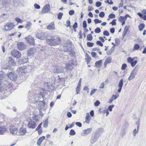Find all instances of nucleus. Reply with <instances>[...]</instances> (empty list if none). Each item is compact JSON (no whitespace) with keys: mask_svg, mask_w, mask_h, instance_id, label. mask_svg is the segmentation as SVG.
Listing matches in <instances>:
<instances>
[{"mask_svg":"<svg viewBox=\"0 0 146 146\" xmlns=\"http://www.w3.org/2000/svg\"><path fill=\"white\" fill-rule=\"evenodd\" d=\"M47 29L50 30H53L55 29V26L54 22L51 23L49 25H48L47 27Z\"/></svg>","mask_w":146,"mask_h":146,"instance_id":"22","label":"nucleus"},{"mask_svg":"<svg viewBox=\"0 0 146 146\" xmlns=\"http://www.w3.org/2000/svg\"><path fill=\"white\" fill-rule=\"evenodd\" d=\"M63 48L65 52H70L72 49L71 45L68 42L64 44Z\"/></svg>","mask_w":146,"mask_h":146,"instance_id":"9","label":"nucleus"},{"mask_svg":"<svg viewBox=\"0 0 146 146\" xmlns=\"http://www.w3.org/2000/svg\"><path fill=\"white\" fill-rule=\"evenodd\" d=\"M115 40L116 44L115 45L117 46L119 45L120 43V40L117 38H115Z\"/></svg>","mask_w":146,"mask_h":146,"instance_id":"35","label":"nucleus"},{"mask_svg":"<svg viewBox=\"0 0 146 146\" xmlns=\"http://www.w3.org/2000/svg\"><path fill=\"white\" fill-rule=\"evenodd\" d=\"M96 6L97 7H99L102 5V3L99 1H98L96 3Z\"/></svg>","mask_w":146,"mask_h":146,"instance_id":"51","label":"nucleus"},{"mask_svg":"<svg viewBox=\"0 0 146 146\" xmlns=\"http://www.w3.org/2000/svg\"><path fill=\"white\" fill-rule=\"evenodd\" d=\"M46 33L43 32L41 30H39L35 34L36 37L40 40H44L46 38Z\"/></svg>","mask_w":146,"mask_h":146,"instance_id":"3","label":"nucleus"},{"mask_svg":"<svg viewBox=\"0 0 146 146\" xmlns=\"http://www.w3.org/2000/svg\"><path fill=\"white\" fill-rule=\"evenodd\" d=\"M26 40L30 45H34L35 42L34 38L30 35H29L25 38Z\"/></svg>","mask_w":146,"mask_h":146,"instance_id":"8","label":"nucleus"},{"mask_svg":"<svg viewBox=\"0 0 146 146\" xmlns=\"http://www.w3.org/2000/svg\"><path fill=\"white\" fill-rule=\"evenodd\" d=\"M102 60H100L96 62L95 64L96 66L98 68H100L102 65Z\"/></svg>","mask_w":146,"mask_h":146,"instance_id":"26","label":"nucleus"},{"mask_svg":"<svg viewBox=\"0 0 146 146\" xmlns=\"http://www.w3.org/2000/svg\"><path fill=\"white\" fill-rule=\"evenodd\" d=\"M139 68V66L137 65L132 71L131 73L128 78L129 80L130 81L133 80L135 78L137 74Z\"/></svg>","mask_w":146,"mask_h":146,"instance_id":"2","label":"nucleus"},{"mask_svg":"<svg viewBox=\"0 0 146 146\" xmlns=\"http://www.w3.org/2000/svg\"><path fill=\"white\" fill-rule=\"evenodd\" d=\"M128 123L127 122L125 121L122 127V130H123V133L122 134V136H124L125 135V131L127 128L128 127Z\"/></svg>","mask_w":146,"mask_h":146,"instance_id":"17","label":"nucleus"},{"mask_svg":"<svg viewBox=\"0 0 146 146\" xmlns=\"http://www.w3.org/2000/svg\"><path fill=\"white\" fill-rule=\"evenodd\" d=\"M111 60L112 59L110 57H109L106 59L105 61L108 63H109L111 62Z\"/></svg>","mask_w":146,"mask_h":146,"instance_id":"40","label":"nucleus"},{"mask_svg":"<svg viewBox=\"0 0 146 146\" xmlns=\"http://www.w3.org/2000/svg\"><path fill=\"white\" fill-rule=\"evenodd\" d=\"M39 108L41 109H44L45 107L46 108V103L44 102H43L42 101L40 102L38 104Z\"/></svg>","mask_w":146,"mask_h":146,"instance_id":"25","label":"nucleus"},{"mask_svg":"<svg viewBox=\"0 0 146 146\" xmlns=\"http://www.w3.org/2000/svg\"><path fill=\"white\" fill-rule=\"evenodd\" d=\"M97 90L96 89H94L93 90H92L90 93V95H92L97 91Z\"/></svg>","mask_w":146,"mask_h":146,"instance_id":"56","label":"nucleus"},{"mask_svg":"<svg viewBox=\"0 0 146 146\" xmlns=\"http://www.w3.org/2000/svg\"><path fill=\"white\" fill-rule=\"evenodd\" d=\"M96 43L98 45H99L101 46H102L103 45V44L99 41H97Z\"/></svg>","mask_w":146,"mask_h":146,"instance_id":"55","label":"nucleus"},{"mask_svg":"<svg viewBox=\"0 0 146 146\" xmlns=\"http://www.w3.org/2000/svg\"><path fill=\"white\" fill-rule=\"evenodd\" d=\"M113 50L114 49L113 48V47H112L106 53L108 55H110L113 51Z\"/></svg>","mask_w":146,"mask_h":146,"instance_id":"33","label":"nucleus"},{"mask_svg":"<svg viewBox=\"0 0 146 146\" xmlns=\"http://www.w3.org/2000/svg\"><path fill=\"white\" fill-rule=\"evenodd\" d=\"M26 132V128L24 127H22L20 129L19 133L20 135H24L25 134Z\"/></svg>","mask_w":146,"mask_h":146,"instance_id":"23","label":"nucleus"},{"mask_svg":"<svg viewBox=\"0 0 146 146\" xmlns=\"http://www.w3.org/2000/svg\"><path fill=\"white\" fill-rule=\"evenodd\" d=\"M123 85V79H121L119 82L118 87L119 89H118L117 91L118 92L120 93L121 92V90L122 89V86Z\"/></svg>","mask_w":146,"mask_h":146,"instance_id":"21","label":"nucleus"},{"mask_svg":"<svg viewBox=\"0 0 146 146\" xmlns=\"http://www.w3.org/2000/svg\"><path fill=\"white\" fill-rule=\"evenodd\" d=\"M49 85L48 84V83H45L44 85V89L45 90H47V89H49Z\"/></svg>","mask_w":146,"mask_h":146,"instance_id":"37","label":"nucleus"},{"mask_svg":"<svg viewBox=\"0 0 146 146\" xmlns=\"http://www.w3.org/2000/svg\"><path fill=\"white\" fill-rule=\"evenodd\" d=\"M34 7L35 8L38 9H39L40 8V5L36 3L35 4Z\"/></svg>","mask_w":146,"mask_h":146,"instance_id":"58","label":"nucleus"},{"mask_svg":"<svg viewBox=\"0 0 146 146\" xmlns=\"http://www.w3.org/2000/svg\"><path fill=\"white\" fill-rule=\"evenodd\" d=\"M36 126V122L32 120H31L29 123L28 125V127L30 128L34 129Z\"/></svg>","mask_w":146,"mask_h":146,"instance_id":"16","label":"nucleus"},{"mask_svg":"<svg viewBox=\"0 0 146 146\" xmlns=\"http://www.w3.org/2000/svg\"><path fill=\"white\" fill-rule=\"evenodd\" d=\"M126 20V17H124V16H120L118 19V20L121 22H122L123 21H125Z\"/></svg>","mask_w":146,"mask_h":146,"instance_id":"30","label":"nucleus"},{"mask_svg":"<svg viewBox=\"0 0 146 146\" xmlns=\"http://www.w3.org/2000/svg\"><path fill=\"white\" fill-rule=\"evenodd\" d=\"M103 35H104L108 36L109 35V33L107 31H105L103 32Z\"/></svg>","mask_w":146,"mask_h":146,"instance_id":"47","label":"nucleus"},{"mask_svg":"<svg viewBox=\"0 0 146 146\" xmlns=\"http://www.w3.org/2000/svg\"><path fill=\"white\" fill-rule=\"evenodd\" d=\"M50 5L49 4H47L43 8L41 12L43 13H47L50 11Z\"/></svg>","mask_w":146,"mask_h":146,"instance_id":"14","label":"nucleus"},{"mask_svg":"<svg viewBox=\"0 0 146 146\" xmlns=\"http://www.w3.org/2000/svg\"><path fill=\"white\" fill-rule=\"evenodd\" d=\"M94 45V43L90 42H88L87 43V46L89 47H92Z\"/></svg>","mask_w":146,"mask_h":146,"instance_id":"41","label":"nucleus"},{"mask_svg":"<svg viewBox=\"0 0 146 146\" xmlns=\"http://www.w3.org/2000/svg\"><path fill=\"white\" fill-rule=\"evenodd\" d=\"M105 15L104 13L103 12H102L100 13L99 15V16L102 18Z\"/></svg>","mask_w":146,"mask_h":146,"instance_id":"50","label":"nucleus"},{"mask_svg":"<svg viewBox=\"0 0 146 146\" xmlns=\"http://www.w3.org/2000/svg\"><path fill=\"white\" fill-rule=\"evenodd\" d=\"M5 129L4 128L0 127V134L3 135L5 131Z\"/></svg>","mask_w":146,"mask_h":146,"instance_id":"34","label":"nucleus"},{"mask_svg":"<svg viewBox=\"0 0 146 146\" xmlns=\"http://www.w3.org/2000/svg\"><path fill=\"white\" fill-rule=\"evenodd\" d=\"M100 102L98 100H97L94 103V106H98L100 104Z\"/></svg>","mask_w":146,"mask_h":146,"instance_id":"52","label":"nucleus"},{"mask_svg":"<svg viewBox=\"0 0 146 146\" xmlns=\"http://www.w3.org/2000/svg\"><path fill=\"white\" fill-rule=\"evenodd\" d=\"M17 45V48L19 50H25L26 47L25 44L22 42H18Z\"/></svg>","mask_w":146,"mask_h":146,"instance_id":"12","label":"nucleus"},{"mask_svg":"<svg viewBox=\"0 0 146 146\" xmlns=\"http://www.w3.org/2000/svg\"><path fill=\"white\" fill-rule=\"evenodd\" d=\"M32 25V23L30 22H29L26 25L25 27L27 29V30L29 31L31 28Z\"/></svg>","mask_w":146,"mask_h":146,"instance_id":"28","label":"nucleus"},{"mask_svg":"<svg viewBox=\"0 0 146 146\" xmlns=\"http://www.w3.org/2000/svg\"><path fill=\"white\" fill-rule=\"evenodd\" d=\"M145 27V25L144 24L142 23L139 25L138 26L139 30L140 31H142Z\"/></svg>","mask_w":146,"mask_h":146,"instance_id":"29","label":"nucleus"},{"mask_svg":"<svg viewBox=\"0 0 146 146\" xmlns=\"http://www.w3.org/2000/svg\"><path fill=\"white\" fill-rule=\"evenodd\" d=\"M101 32V29L99 27H97L95 30V32L96 33H99Z\"/></svg>","mask_w":146,"mask_h":146,"instance_id":"45","label":"nucleus"},{"mask_svg":"<svg viewBox=\"0 0 146 146\" xmlns=\"http://www.w3.org/2000/svg\"><path fill=\"white\" fill-rule=\"evenodd\" d=\"M69 134L71 135H73L76 134V132L73 129H71L70 131Z\"/></svg>","mask_w":146,"mask_h":146,"instance_id":"42","label":"nucleus"},{"mask_svg":"<svg viewBox=\"0 0 146 146\" xmlns=\"http://www.w3.org/2000/svg\"><path fill=\"white\" fill-rule=\"evenodd\" d=\"M80 86L81 85L78 84V86L76 88V91L77 94H78L79 93L80 91Z\"/></svg>","mask_w":146,"mask_h":146,"instance_id":"36","label":"nucleus"},{"mask_svg":"<svg viewBox=\"0 0 146 146\" xmlns=\"http://www.w3.org/2000/svg\"><path fill=\"white\" fill-rule=\"evenodd\" d=\"M137 62V60H135L132 62L130 64L131 66L133 67L136 64Z\"/></svg>","mask_w":146,"mask_h":146,"instance_id":"39","label":"nucleus"},{"mask_svg":"<svg viewBox=\"0 0 146 146\" xmlns=\"http://www.w3.org/2000/svg\"><path fill=\"white\" fill-rule=\"evenodd\" d=\"M83 27L84 28H86L87 27L86 21H83Z\"/></svg>","mask_w":146,"mask_h":146,"instance_id":"48","label":"nucleus"},{"mask_svg":"<svg viewBox=\"0 0 146 146\" xmlns=\"http://www.w3.org/2000/svg\"><path fill=\"white\" fill-rule=\"evenodd\" d=\"M91 54L93 57H95L97 55V54L94 52H92L91 53Z\"/></svg>","mask_w":146,"mask_h":146,"instance_id":"63","label":"nucleus"},{"mask_svg":"<svg viewBox=\"0 0 146 146\" xmlns=\"http://www.w3.org/2000/svg\"><path fill=\"white\" fill-rule=\"evenodd\" d=\"M74 65L73 62L71 61L70 63L66 64L65 69L68 71L72 70L73 69Z\"/></svg>","mask_w":146,"mask_h":146,"instance_id":"18","label":"nucleus"},{"mask_svg":"<svg viewBox=\"0 0 146 146\" xmlns=\"http://www.w3.org/2000/svg\"><path fill=\"white\" fill-rule=\"evenodd\" d=\"M116 19H114L113 20L112 22L110 23V24H112V25H116Z\"/></svg>","mask_w":146,"mask_h":146,"instance_id":"59","label":"nucleus"},{"mask_svg":"<svg viewBox=\"0 0 146 146\" xmlns=\"http://www.w3.org/2000/svg\"><path fill=\"white\" fill-rule=\"evenodd\" d=\"M74 11L73 10H70L69 12V14L70 15H72L74 14Z\"/></svg>","mask_w":146,"mask_h":146,"instance_id":"60","label":"nucleus"},{"mask_svg":"<svg viewBox=\"0 0 146 146\" xmlns=\"http://www.w3.org/2000/svg\"><path fill=\"white\" fill-rule=\"evenodd\" d=\"M10 131L11 133L12 134H17L18 133V130L15 126L11 127L10 128Z\"/></svg>","mask_w":146,"mask_h":146,"instance_id":"20","label":"nucleus"},{"mask_svg":"<svg viewBox=\"0 0 146 146\" xmlns=\"http://www.w3.org/2000/svg\"><path fill=\"white\" fill-rule=\"evenodd\" d=\"M114 106V105H112L109 106L108 109L110 111H112V108Z\"/></svg>","mask_w":146,"mask_h":146,"instance_id":"57","label":"nucleus"},{"mask_svg":"<svg viewBox=\"0 0 146 146\" xmlns=\"http://www.w3.org/2000/svg\"><path fill=\"white\" fill-rule=\"evenodd\" d=\"M40 119V117L38 115H35L34 114H33L32 115V117H31L30 118L31 120L33 121H35L36 122H39Z\"/></svg>","mask_w":146,"mask_h":146,"instance_id":"19","label":"nucleus"},{"mask_svg":"<svg viewBox=\"0 0 146 146\" xmlns=\"http://www.w3.org/2000/svg\"><path fill=\"white\" fill-rule=\"evenodd\" d=\"M66 24L67 25H66L67 27H71L70 26V21L69 20H68L66 21Z\"/></svg>","mask_w":146,"mask_h":146,"instance_id":"61","label":"nucleus"},{"mask_svg":"<svg viewBox=\"0 0 146 146\" xmlns=\"http://www.w3.org/2000/svg\"><path fill=\"white\" fill-rule=\"evenodd\" d=\"M15 19L18 23H20L21 22V20L19 18L16 17Z\"/></svg>","mask_w":146,"mask_h":146,"instance_id":"64","label":"nucleus"},{"mask_svg":"<svg viewBox=\"0 0 146 146\" xmlns=\"http://www.w3.org/2000/svg\"><path fill=\"white\" fill-rule=\"evenodd\" d=\"M63 15V14L62 13H59L58 15V18L59 19H61L62 18V17Z\"/></svg>","mask_w":146,"mask_h":146,"instance_id":"44","label":"nucleus"},{"mask_svg":"<svg viewBox=\"0 0 146 146\" xmlns=\"http://www.w3.org/2000/svg\"><path fill=\"white\" fill-rule=\"evenodd\" d=\"M36 49L35 47L31 48L27 51L28 55L30 56H33L36 52Z\"/></svg>","mask_w":146,"mask_h":146,"instance_id":"10","label":"nucleus"},{"mask_svg":"<svg viewBox=\"0 0 146 146\" xmlns=\"http://www.w3.org/2000/svg\"><path fill=\"white\" fill-rule=\"evenodd\" d=\"M93 39L92 36L90 34H88L87 36V39L89 41H91Z\"/></svg>","mask_w":146,"mask_h":146,"instance_id":"32","label":"nucleus"},{"mask_svg":"<svg viewBox=\"0 0 146 146\" xmlns=\"http://www.w3.org/2000/svg\"><path fill=\"white\" fill-rule=\"evenodd\" d=\"M11 54L13 57L17 58H20L21 56V52L16 49L13 50L11 52Z\"/></svg>","mask_w":146,"mask_h":146,"instance_id":"6","label":"nucleus"},{"mask_svg":"<svg viewBox=\"0 0 146 146\" xmlns=\"http://www.w3.org/2000/svg\"><path fill=\"white\" fill-rule=\"evenodd\" d=\"M127 65L125 64H122L121 67V69L122 70H124L127 67Z\"/></svg>","mask_w":146,"mask_h":146,"instance_id":"53","label":"nucleus"},{"mask_svg":"<svg viewBox=\"0 0 146 146\" xmlns=\"http://www.w3.org/2000/svg\"><path fill=\"white\" fill-rule=\"evenodd\" d=\"M92 130V128H88L84 130L83 131V132L84 134L88 135L91 132Z\"/></svg>","mask_w":146,"mask_h":146,"instance_id":"27","label":"nucleus"},{"mask_svg":"<svg viewBox=\"0 0 146 146\" xmlns=\"http://www.w3.org/2000/svg\"><path fill=\"white\" fill-rule=\"evenodd\" d=\"M76 125L78 126L79 127H81L82 126L81 123L80 122H76Z\"/></svg>","mask_w":146,"mask_h":146,"instance_id":"62","label":"nucleus"},{"mask_svg":"<svg viewBox=\"0 0 146 146\" xmlns=\"http://www.w3.org/2000/svg\"><path fill=\"white\" fill-rule=\"evenodd\" d=\"M99 137V135L95 133L92 134L90 140L91 143L92 144L94 143L98 140Z\"/></svg>","mask_w":146,"mask_h":146,"instance_id":"11","label":"nucleus"},{"mask_svg":"<svg viewBox=\"0 0 146 146\" xmlns=\"http://www.w3.org/2000/svg\"><path fill=\"white\" fill-rule=\"evenodd\" d=\"M139 48V46L138 44H135L134 46V48L136 50H137Z\"/></svg>","mask_w":146,"mask_h":146,"instance_id":"54","label":"nucleus"},{"mask_svg":"<svg viewBox=\"0 0 146 146\" xmlns=\"http://www.w3.org/2000/svg\"><path fill=\"white\" fill-rule=\"evenodd\" d=\"M54 71L55 73H62L64 71V68L61 67L55 66L54 69Z\"/></svg>","mask_w":146,"mask_h":146,"instance_id":"15","label":"nucleus"},{"mask_svg":"<svg viewBox=\"0 0 146 146\" xmlns=\"http://www.w3.org/2000/svg\"><path fill=\"white\" fill-rule=\"evenodd\" d=\"M108 17L110 18H113L115 17V15L113 14H111L109 15Z\"/></svg>","mask_w":146,"mask_h":146,"instance_id":"49","label":"nucleus"},{"mask_svg":"<svg viewBox=\"0 0 146 146\" xmlns=\"http://www.w3.org/2000/svg\"><path fill=\"white\" fill-rule=\"evenodd\" d=\"M8 60L9 62L8 65H7V66H4V68L5 69H11V66H14L15 64V62L12 59V58L10 57L8 58Z\"/></svg>","mask_w":146,"mask_h":146,"instance_id":"5","label":"nucleus"},{"mask_svg":"<svg viewBox=\"0 0 146 146\" xmlns=\"http://www.w3.org/2000/svg\"><path fill=\"white\" fill-rule=\"evenodd\" d=\"M15 26L13 23H9L4 26L5 31H9L13 29Z\"/></svg>","mask_w":146,"mask_h":146,"instance_id":"7","label":"nucleus"},{"mask_svg":"<svg viewBox=\"0 0 146 146\" xmlns=\"http://www.w3.org/2000/svg\"><path fill=\"white\" fill-rule=\"evenodd\" d=\"M21 59L23 60V62L25 63H27L28 61V58L27 56L23 57Z\"/></svg>","mask_w":146,"mask_h":146,"instance_id":"31","label":"nucleus"},{"mask_svg":"<svg viewBox=\"0 0 146 146\" xmlns=\"http://www.w3.org/2000/svg\"><path fill=\"white\" fill-rule=\"evenodd\" d=\"M0 92L3 94L7 93L8 90H9L8 86L6 84L0 83Z\"/></svg>","mask_w":146,"mask_h":146,"instance_id":"4","label":"nucleus"},{"mask_svg":"<svg viewBox=\"0 0 146 146\" xmlns=\"http://www.w3.org/2000/svg\"><path fill=\"white\" fill-rule=\"evenodd\" d=\"M27 67L26 66H23L22 67H19L17 70V72H18L19 74L23 73L26 72Z\"/></svg>","mask_w":146,"mask_h":146,"instance_id":"13","label":"nucleus"},{"mask_svg":"<svg viewBox=\"0 0 146 146\" xmlns=\"http://www.w3.org/2000/svg\"><path fill=\"white\" fill-rule=\"evenodd\" d=\"M104 130V129L103 128H99L96 130V132L95 133L99 135L100 136L101 133L103 132Z\"/></svg>","mask_w":146,"mask_h":146,"instance_id":"24","label":"nucleus"},{"mask_svg":"<svg viewBox=\"0 0 146 146\" xmlns=\"http://www.w3.org/2000/svg\"><path fill=\"white\" fill-rule=\"evenodd\" d=\"M127 61L130 64L133 61V59L131 57H129L127 58Z\"/></svg>","mask_w":146,"mask_h":146,"instance_id":"46","label":"nucleus"},{"mask_svg":"<svg viewBox=\"0 0 146 146\" xmlns=\"http://www.w3.org/2000/svg\"><path fill=\"white\" fill-rule=\"evenodd\" d=\"M10 2L9 0H3L2 2V4L3 5H6Z\"/></svg>","mask_w":146,"mask_h":146,"instance_id":"43","label":"nucleus"},{"mask_svg":"<svg viewBox=\"0 0 146 146\" xmlns=\"http://www.w3.org/2000/svg\"><path fill=\"white\" fill-rule=\"evenodd\" d=\"M9 75L10 76H11V77H12V80H15L16 79H17V76L16 75H14L13 74H12L11 72V73L9 74Z\"/></svg>","mask_w":146,"mask_h":146,"instance_id":"38","label":"nucleus"},{"mask_svg":"<svg viewBox=\"0 0 146 146\" xmlns=\"http://www.w3.org/2000/svg\"><path fill=\"white\" fill-rule=\"evenodd\" d=\"M60 39L59 37H53L48 39L47 41V43L51 46L58 45L60 43Z\"/></svg>","mask_w":146,"mask_h":146,"instance_id":"1","label":"nucleus"}]
</instances>
